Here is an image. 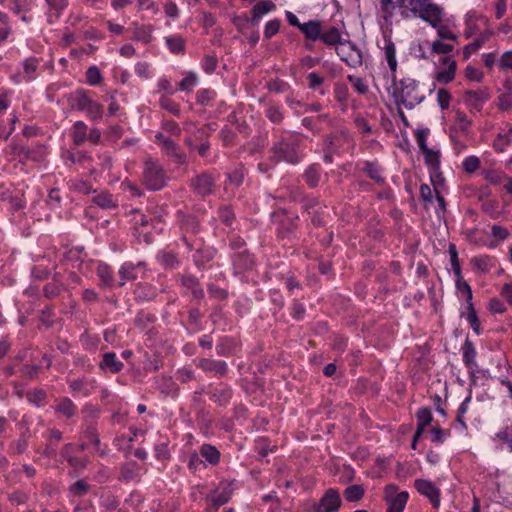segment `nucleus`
<instances>
[{
  "mask_svg": "<svg viewBox=\"0 0 512 512\" xmlns=\"http://www.w3.org/2000/svg\"><path fill=\"white\" fill-rule=\"evenodd\" d=\"M448 252H449V255H450V261H451V265H452V270H453L456 278H460V276H462V274H461V267H460V262H459V259H458V252H457L455 244L451 243L449 245Z\"/></svg>",
  "mask_w": 512,
  "mask_h": 512,
  "instance_id": "obj_43",
  "label": "nucleus"
},
{
  "mask_svg": "<svg viewBox=\"0 0 512 512\" xmlns=\"http://www.w3.org/2000/svg\"><path fill=\"white\" fill-rule=\"evenodd\" d=\"M207 291L210 298L216 301H224L228 298V291L213 283L207 285Z\"/></svg>",
  "mask_w": 512,
  "mask_h": 512,
  "instance_id": "obj_41",
  "label": "nucleus"
},
{
  "mask_svg": "<svg viewBox=\"0 0 512 512\" xmlns=\"http://www.w3.org/2000/svg\"><path fill=\"white\" fill-rule=\"evenodd\" d=\"M159 105L161 106V108L170 112L174 116H180L179 105L175 103L172 99H170L168 96H162L159 100Z\"/></svg>",
  "mask_w": 512,
  "mask_h": 512,
  "instance_id": "obj_45",
  "label": "nucleus"
},
{
  "mask_svg": "<svg viewBox=\"0 0 512 512\" xmlns=\"http://www.w3.org/2000/svg\"><path fill=\"white\" fill-rule=\"evenodd\" d=\"M385 58L387 60L388 66L392 72H395L397 69V60H396V49L395 45L391 40H387L385 43Z\"/></svg>",
  "mask_w": 512,
  "mask_h": 512,
  "instance_id": "obj_35",
  "label": "nucleus"
},
{
  "mask_svg": "<svg viewBox=\"0 0 512 512\" xmlns=\"http://www.w3.org/2000/svg\"><path fill=\"white\" fill-rule=\"evenodd\" d=\"M480 167V160L475 156H469L463 161V168L468 173L475 172Z\"/></svg>",
  "mask_w": 512,
  "mask_h": 512,
  "instance_id": "obj_57",
  "label": "nucleus"
},
{
  "mask_svg": "<svg viewBox=\"0 0 512 512\" xmlns=\"http://www.w3.org/2000/svg\"><path fill=\"white\" fill-rule=\"evenodd\" d=\"M202 68L208 74L213 73L217 68V58L211 55H205L202 60Z\"/></svg>",
  "mask_w": 512,
  "mask_h": 512,
  "instance_id": "obj_56",
  "label": "nucleus"
},
{
  "mask_svg": "<svg viewBox=\"0 0 512 512\" xmlns=\"http://www.w3.org/2000/svg\"><path fill=\"white\" fill-rule=\"evenodd\" d=\"M65 289L63 282H49L43 288V294L47 299H53Z\"/></svg>",
  "mask_w": 512,
  "mask_h": 512,
  "instance_id": "obj_37",
  "label": "nucleus"
},
{
  "mask_svg": "<svg viewBox=\"0 0 512 512\" xmlns=\"http://www.w3.org/2000/svg\"><path fill=\"white\" fill-rule=\"evenodd\" d=\"M88 127L83 121H76L72 127V139L75 145H81L87 140Z\"/></svg>",
  "mask_w": 512,
  "mask_h": 512,
  "instance_id": "obj_27",
  "label": "nucleus"
},
{
  "mask_svg": "<svg viewBox=\"0 0 512 512\" xmlns=\"http://www.w3.org/2000/svg\"><path fill=\"white\" fill-rule=\"evenodd\" d=\"M394 96L397 104H401L407 109H413L424 100V95L420 93L417 82L411 78L400 81Z\"/></svg>",
  "mask_w": 512,
  "mask_h": 512,
  "instance_id": "obj_2",
  "label": "nucleus"
},
{
  "mask_svg": "<svg viewBox=\"0 0 512 512\" xmlns=\"http://www.w3.org/2000/svg\"><path fill=\"white\" fill-rule=\"evenodd\" d=\"M166 45L171 53L183 54L185 51V41L181 36H169L165 38Z\"/></svg>",
  "mask_w": 512,
  "mask_h": 512,
  "instance_id": "obj_32",
  "label": "nucleus"
},
{
  "mask_svg": "<svg viewBox=\"0 0 512 512\" xmlns=\"http://www.w3.org/2000/svg\"><path fill=\"white\" fill-rule=\"evenodd\" d=\"M245 172L242 167H239L228 174V185L233 187L240 186L244 181Z\"/></svg>",
  "mask_w": 512,
  "mask_h": 512,
  "instance_id": "obj_47",
  "label": "nucleus"
},
{
  "mask_svg": "<svg viewBox=\"0 0 512 512\" xmlns=\"http://www.w3.org/2000/svg\"><path fill=\"white\" fill-rule=\"evenodd\" d=\"M90 97L84 89H77L68 95V103L73 110L84 111Z\"/></svg>",
  "mask_w": 512,
  "mask_h": 512,
  "instance_id": "obj_19",
  "label": "nucleus"
},
{
  "mask_svg": "<svg viewBox=\"0 0 512 512\" xmlns=\"http://www.w3.org/2000/svg\"><path fill=\"white\" fill-rule=\"evenodd\" d=\"M364 494V490L360 485H352L345 489L344 496L350 502L358 501Z\"/></svg>",
  "mask_w": 512,
  "mask_h": 512,
  "instance_id": "obj_46",
  "label": "nucleus"
},
{
  "mask_svg": "<svg viewBox=\"0 0 512 512\" xmlns=\"http://www.w3.org/2000/svg\"><path fill=\"white\" fill-rule=\"evenodd\" d=\"M256 22V3L251 8V16L248 17L247 15H240L235 16L233 18V23L236 26L237 30L247 35L249 43L255 44L256 43V37L253 31L254 25Z\"/></svg>",
  "mask_w": 512,
  "mask_h": 512,
  "instance_id": "obj_7",
  "label": "nucleus"
},
{
  "mask_svg": "<svg viewBox=\"0 0 512 512\" xmlns=\"http://www.w3.org/2000/svg\"><path fill=\"white\" fill-rule=\"evenodd\" d=\"M49 10L57 19L61 16L62 12L68 7L69 0H45Z\"/></svg>",
  "mask_w": 512,
  "mask_h": 512,
  "instance_id": "obj_40",
  "label": "nucleus"
},
{
  "mask_svg": "<svg viewBox=\"0 0 512 512\" xmlns=\"http://www.w3.org/2000/svg\"><path fill=\"white\" fill-rule=\"evenodd\" d=\"M68 184H69L70 190L80 193V194H83V195H89L91 193L97 192L96 189H93L90 182L83 180V179H79V178L71 179V180H69Z\"/></svg>",
  "mask_w": 512,
  "mask_h": 512,
  "instance_id": "obj_24",
  "label": "nucleus"
},
{
  "mask_svg": "<svg viewBox=\"0 0 512 512\" xmlns=\"http://www.w3.org/2000/svg\"><path fill=\"white\" fill-rule=\"evenodd\" d=\"M425 162L427 165H429L431 168L436 169L439 166V154L438 152H435L431 149H427L426 151H423Z\"/></svg>",
  "mask_w": 512,
  "mask_h": 512,
  "instance_id": "obj_54",
  "label": "nucleus"
},
{
  "mask_svg": "<svg viewBox=\"0 0 512 512\" xmlns=\"http://www.w3.org/2000/svg\"><path fill=\"white\" fill-rule=\"evenodd\" d=\"M99 367L101 369H108L111 373L116 374L123 369L124 364L117 359L114 352H107L103 354Z\"/></svg>",
  "mask_w": 512,
  "mask_h": 512,
  "instance_id": "obj_21",
  "label": "nucleus"
},
{
  "mask_svg": "<svg viewBox=\"0 0 512 512\" xmlns=\"http://www.w3.org/2000/svg\"><path fill=\"white\" fill-rule=\"evenodd\" d=\"M442 65L446 66L443 70L436 72L435 80L441 84H447L453 81L456 74V61L450 57H444L441 61Z\"/></svg>",
  "mask_w": 512,
  "mask_h": 512,
  "instance_id": "obj_15",
  "label": "nucleus"
},
{
  "mask_svg": "<svg viewBox=\"0 0 512 512\" xmlns=\"http://www.w3.org/2000/svg\"><path fill=\"white\" fill-rule=\"evenodd\" d=\"M50 274V270L41 265L34 266L31 271V276L35 280H45L50 276Z\"/></svg>",
  "mask_w": 512,
  "mask_h": 512,
  "instance_id": "obj_58",
  "label": "nucleus"
},
{
  "mask_svg": "<svg viewBox=\"0 0 512 512\" xmlns=\"http://www.w3.org/2000/svg\"><path fill=\"white\" fill-rule=\"evenodd\" d=\"M487 96L484 91L469 90L464 94V101L468 106L479 109L480 105L487 100Z\"/></svg>",
  "mask_w": 512,
  "mask_h": 512,
  "instance_id": "obj_22",
  "label": "nucleus"
},
{
  "mask_svg": "<svg viewBox=\"0 0 512 512\" xmlns=\"http://www.w3.org/2000/svg\"><path fill=\"white\" fill-rule=\"evenodd\" d=\"M385 498L388 504L386 512H402L407 500L408 493L405 491L397 493L395 486H387L385 489Z\"/></svg>",
  "mask_w": 512,
  "mask_h": 512,
  "instance_id": "obj_9",
  "label": "nucleus"
},
{
  "mask_svg": "<svg viewBox=\"0 0 512 512\" xmlns=\"http://www.w3.org/2000/svg\"><path fill=\"white\" fill-rule=\"evenodd\" d=\"M321 29V24L318 21H309L300 27L306 38L310 40L320 39Z\"/></svg>",
  "mask_w": 512,
  "mask_h": 512,
  "instance_id": "obj_28",
  "label": "nucleus"
},
{
  "mask_svg": "<svg viewBox=\"0 0 512 512\" xmlns=\"http://www.w3.org/2000/svg\"><path fill=\"white\" fill-rule=\"evenodd\" d=\"M164 13L166 14L167 17L171 19H176L180 15V10L175 2L167 1L164 4Z\"/></svg>",
  "mask_w": 512,
  "mask_h": 512,
  "instance_id": "obj_61",
  "label": "nucleus"
},
{
  "mask_svg": "<svg viewBox=\"0 0 512 512\" xmlns=\"http://www.w3.org/2000/svg\"><path fill=\"white\" fill-rule=\"evenodd\" d=\"M180 283L184 288L191 292L194 299L202 300L204 298V290L196 276L190 273H185L180 276Z\"/></svg>",
  "mask_w": 512,
  "mask_h": 512,
  "instance_id": "obj_13",
  "label": "nucleus"
},
{
  "mask_svg": "<svg viewBox=\"0 0 512 512\" xmlns=\"http://www.w3.org/2000/svg\"><path fill=\"white\" fill-rule=\"evenodd\" d=\"M236 489L237 483L234 480H223L208 495L207 499L211 506L217 510L231 499V496Z\"/></svg>",
  "mask_w": 512,
  "mask_h": 512,
  "instance_id": "obj_6",
  "label": "nucleus"
},
{
  "mask_svg": "<svg viewBox=\"0 0 512 512\" xmlns=\"http://www.w3.org/2000/svg\"><path fill=\"white\" fill-rule=\"evenodd\" d=\"M166 156L171 158L176 164L183 165L187 163V155L179 145L173 140L169 139L163 142V146L161 147Z\"/></svg>",
  "mask_w": 512,
  "mask_h": 512,
  "instance_id": "obj_12",
  "label": "nucleus"
},
{
  "mask_svg": "<svg viewBox=\"0 0 512 512\" xmlns=\"http://www.w3.org/2000/svg\"><path fill=\"white\" fill-rule=\"evenodd\" d=\"M450 100H451V95L446 89L440 88L437 91V101H438L439 106L442 109H447L449 107Z\"/></svg>",
  "mask_w": 512,
  "mask_h": 512,
  "instance_id": "obj_59",
  "label": "nucleus"
},
{
  "mask_svg": "<svg viewBox=\"0 0 512 512\" xmlns=\"http://www.w3.org/2000/svg\"><path fill=\"white\" fill-rule=\"evenodd\" d=\"M498 66L501 69H510L512 70V51H507L503 53L498 60Z\"/></svg>",
  "mask_w": 512,
  "mask_h": 512,
  "instance_id": "obj_64",
  "label": "nucleus"
},
{
  "mask_svg": "<svg viewBox=\"0 0 512 512\" xmlns=\"http://www.w3.org/2000/svg\"><path fill=\"white\" fill-rule=\"evenodd\" d=\"M197 366L205 372H214L216 375L224 376L228 371L225 361L202 358Z\"/></svg>",
  "mask_w": 512,
  "mask_h": 512,
  "instance_id": "obj_17",
  "label": "nucleus"
},
{
  "mask_svg": "<svg viewBox=\"0 0 512 512\" xmlns=\"http://www.w3.org/2000/svg\"><path fill=\"white\" fill-rule=\"evenodd\" d=\"M254 126L255 122L252 115H250L248 120L245 116L237 119V130L244 136L249 135L253 131Z\"/></svg>",
  "mask_w": 512,
  "mask_h": 512,
  "instance_id": "obj_42",
  "label": "nucleus"
},
{
  "mask_svg": "<svg viewBox=\"0 0 512 512\" xmlns=\"http://www.w3.org/2000/svg\"><path fill=\"white\" fill-rule=\"evenodd\" d=\"M39 371H40L39 365L26 364V365H23L20 369L21 374L28 379H33V378L37 377Z\"/></svg>",
  "mask_w": 512,
  "mask_h": 512,
  "instance_id": "obj_63",
  "label": "nucleus"
},
{
  "mask_svg": "<svg viewBox=\"0 0 512 512\" xmlns=\"http://www.w3.org/2000/svg\"><path fill=\"white\" fill-rule=\"evenodd\" d=\"M275 156L279 160H284L289 163H297L299 156L293 143L287 140H281L273 148Z\"/></svg>",
  "mask_w": 512,
  "mask_h": 512,
  "instance_id": "obj_10",
  "label": "nucleus"
},
{
  "mask_svg": "<svg viewBox=\"0 0 512 512\" xmlns=\"http://www.w3.org/2000/svg\"><path fill=\"white\" fill-rule=\"evenodd\" d=\"M167 180L166 172L158 160L149 158L144 162L143 182L149 190H161Z\"/></svg>",
  "mask_w": 512,
  "mask_h": 512,
  "instance_id": "obj_3",
  "label": "nucleus"
},
{
  "mask_svg": "<svg viewBox=\"0 0 512 512\" xmlns=\"http://www.w3.org/2000/svg\"><path fill=\"white\" fill-rule=\"evenodd\" d=\"M279 28H280V21L279 20L274 19V20L269 21L265 25L264 37L265 38H271L272 36H274L275 34L278 33Z\"/></svg>",
  "mask_w": 512,
  "mask_h": 512,
  "instance_id": "obj_62",
  "label": "nucleus"
},
{
  "mask_svg": "<svg viewBox=\"0 0 512 512\" xmlns=\"http://www.w3.org/2000/svg\"><path fill=\"white\" fill-rule=\"evenodd\" d=\"M320 40L329 46L342 44L341 33L336 27H329L326 30L321 29Z\"/></svg>",
  "mask_w": 512,
  "mask_h": 512,
  "instance_id": "obj_23",
  "label": "nucleus"
},
{
  "mask_svg": "<svg viewBox=\"0 0 512 512\" xmlns=\"http://www.w3.org/2000/svg\"><path fill=\"white\" fill-rule=\"evenodd\" d=\"M197 76L193 72H189L179 83V89L182 91H190L197 84Z\"/></svg>",
  "mask_w": 512,
  "mask_h": 512,
  "instance_id": "obj_50",
  "label": "nucleus"
},
{
  "mask_svg": "<svg viewBox=\"0 0 512 512\" xmlns=\"http://www.w3.org/2000/svg\"><path fill=\"white\" fill-rule=\"evenodd\" d=\"M215 96V93L210 89H201L197 92L196 101L200 105H207Z\"/></svg>",
  "mask_w": 512,
  "mask_h": 512,
  "instance_id": "obj_53",
  "label": "nucleus"
},
{
  "mask_svg": "<svg viewBox=\"0 0 512 512\" xmlns=\"http://www.w3.org/2000/svg\"><path fill=\"white\" fill-rule=\"evenodd\" d=\"M92 203L102 209H116L118 207V200L113 194L106 190L97 191L93 193Z\"/></svg>",
  "mask_w": 512,
  "mask_h": 512,
  "instance_id": "obj_16",
  "label": "nucleus"
},
{
  "mask_svg": "<svg viewBox=\"0 0 512 512\" xmlns=\"http://www.w3.org/2000/svg\"><path fill=\"white\" fill-rule=\"evenodd\" d=\"M254 265L253 256L247 250L235 253L233 256V266L237 273L249 270Z\"/></svg>",
  "mask_w": 512,
  "mask_h": 512,
  "instance_id": "obj_20",
  "label": "nucleus"
},
{
  "mask_svg": "<svg viewBox=\"0 0 512 512\" xmlns=\"http://www.w3.org/2000/svg\"><path fill=\"white\" fill-rule=\"evenodd\" d=\"M177 223L182 232L181 240L185 244L188 251H192L200 241L197 238L189 237L188 235L196 236L200 232V222L196 216L186 214L182 211L176 213Z\"/></svg>",
  "mask_w": 512,
  "mask_h": 512,
  "instance_id": "obj_4",
  "label": "nucleus"
},
{
  "mask_svg": "<svg viewBox=\"0 0 512 512\" xmlns=\"http://www.w3.org/2000/svg\"><path fill=\"white\" fill-rule=\"evenodd\" d=\"M132 39L143 44H149L153 40L154 28L151 24H139L132 22Z\"/></svg>",
  "mask_w": 512,
  "mask_h": 512,
  "instance_id": "obj_14",
  "label": "nucleus"
},
{
  "mask_svg": "<svg viewBox=\"0 0 512 512\" xmlns=\"http://www.w3.org/2000/svg\"><path fill=\"white\" fill-rule=\"evenodd\" d=\"M200 455L211 465H216L220 461L219 450L211 444H203L200 447Z\"/></svg>",
  "mask_w": 512,
  "mask_h": 512,
  "instance_id": "obj_26",
  "label": "nucleus"
},
{
  "mask_svg": "<svg viewBox=\"0 0 512 512\" xmlns=\"http://www.w3.org/2000/svg\"><path fill=\"white\" fill-rule=\"evenodd\" d=\"M140 263L138 264V266ZM137 265L132 262H125L119 269V275L121 277V281L119 282V286H124L127 280H134L137 278L135 273Z\"/></svg>",
  "mask_w": 512,
  "mask_h": 512,
  "instance_id": "obj_30",
  "label": "nucleus"
},
{
  "mask_svg": "<svg viewBox=\"0 0 512 512\" xmlns=\"http://www.w3.org/2000/svg\"><path fill=\"white\" fill-rule=\"evenodd\" d=\"M102 285L111 286L113 283V274L111 268L107 264H99L96 270Z\"/></svg>",
  "mask_w": 512,
  "mask_h": 512,
  "instance_id": "obj_38",
  "label": "nucleus"
},
{
  "mask_svg": "<svg viewBox=\"0 0 512 512\" xmlns=\"http://www.w3.org/2000/svg\"><path fill=\"white\" fill-rule=\"evenodd\" d=\"M69 387L71 388V390L74 393H80V394L87 396L91 393L93 385H92V381H90L86 377H83V378L71 380L69 382Z\"/></svg>",
  "mask_w": 512,
  "mask_h": 512,
  "instance_id": "obj_25",
  "label": "nucleus"
},
{
  "mask_svg": "<svg viewBox=\"0 0 512 512\" xmlns=\"http://www.w3.org/2000/svg\"><path fill=\"white\" fill-rule=\"evenodd\" d=\"M456 287L465 295L467 304L469 305V303H472V290L462 276H460V278H456Z\"/></svg>",
  "mask_w": 512,
  "mask_h": 512,
  "instance_id": "obj_51",
  "label": "nucleus"
},
{
  "mask_svg": "<svg viewBox=\"0 0 512 512\" xmlns=\"http://www.w3.org/2000/svg\"><path fill=\"white\" fill-rule=\"evenodd\" d=\"M161 263L165 268L173 269L178 266L179 261L174 253H163L161 256Z\"/></svg>",
  "mask_w": 512,
  "mask_h": 512,
  "instance_id": "obj_55",
  "label": "nucleus"
},
{
  "mask_svg": "<svg viewBox=\"0 0 512 512\" xmlns=\"http://www.w3.org/2000/svg\"><path fill=\"white\" fill-rule=\"evenodd\" d=\"M55 410L64 416H73L75 413V405L69 398H62L58 401Z\"/></svg>",
  "mask_w": 512,
  "mask_h": 512,
  "instance_id": "obj_39",
  "label": "nucleus"
},
{
  "mask_svg": "<svg viewBox=\"0 0 512 512\" xmlns=\"http://www.w3.org/2000/svg\"><path fill=\"white\" fill-rule=\"evenodd\" d=\"M46 392L43 389H34L27 393V399L30 403L40 406L46 399Z\"/></svg>",
  "mask_w": 512,
  "mask_h": 512,
  "instance_id": "obj_49",
  "label": "nucleus"
},
{
  "mask_svg": "<svg viewBox=\"0 0 512 512\" xmlns=\"http://www.w3.org/2000/svg\"><path fill=\"white\" fill-rule=\"evenodd\" d=\"M46 158V147L44 145H36L34 147H28L26 151L25 163L27 160L34 162H42Z\"/></svg>",
  "mask_w": 512,
  "mask_h": 512,
  "instance_id": "obj_33",
  "label": "nucleus"
},
{
  "mask_svg": "<svg viewBox=\"0 0 512 512\" xmlns=\"http://www.w3.org/2000/svg\"><path fill=\"white\" fill-rule=\"evenodd\" d=\"M340 494L335 489H328L315 506L313 512H336L341 506Z\"/></svg>",
  "mask_w": 512,
  "mask_h": 512,
  "instance_id": "obj_8",
  "label": "nucleus"
},
{
  "mask_svg": "<svg viewBox=\"0 0 512 512\" xmlns=\"http://www.w3.org/2000/svg\"><path fill=\"white\" fill-rule=\"evenodd\" d=\"M402 10L404 17H409L411 13L419 17L432 27L437 28L442 21L443 10L431 0H396Z\"/></svg>",
  "mask_w": 512,
  "mask_h": 512,
  "instance_id": "obj_1",
  "label": "nucleus"
},
{
  "mask_svg": "<svg viewBox=\"0 0 512 512\" xmlns=\"http://www.w3.org/2000/svg\"><path fill=\"white\" fill-rule=\"evenodd\" d=\"M219 219L227 226L231 225L234 220V212L229 206L220 207L218 210Z\"/></svg>",
  "mask_w": 512,
  "mask_h": 512,
  "instance_id": "obj_52",
  "label": "nucleus"
},
{
  "mask_svg": "<svg viewBox=\"0 0 512 512\" xmlns=\"http://www.w3.org/2000/svg\"><path fill=\"white\" fill-rule=\"evenodd\" d=\"M86 79L87 82L92 86L100 84L102 81V75L99 68L96 66L89 67L86 71Z\"/></svg>",
  "mask_w": 512,
  "mask_h": 512,
  "instance_id": "obj_48",
  "label": "nucleus"
},
{
  "mask_svg": "<svg viewBox=\"0 0 512 512\" xmlns=\"http://www.w3.org/2000/svg\"><path fill=\"white\" fill-rule=\"evenodd\" d=\"M39 59L36 57H29L23 61V70L26 74V80L31 81L35 78V72L39 66Z\"/></svg>",
  "mask_w": 512,
  "mask_h": 512,
  "instance_id": "obj_36",
  "label": "nucleus"
},
{
  "mask_svg": "<svg viewBox=\"0 0 512 512\" xmlns=\"http://www.w3.org/2000/svg\"><path fill=\"white\" fill-rule=\"evenodd\" d=\"M189 187L195 195L204 198L215 192L216 178L212 173L203 171L191 178Z\"/></svg>",
  "mask_w": 512,
  "mask_h": 512,
  "instance_id": "obj_5",
  "label": "nucleus"
},
{
  "mask_svg": "<svg viewBox=\"0 0 512 512\" xmlns=\"http://www.w3.org/2000/svg\"><path fill=\"white\" fill-rule=\"evenodd\" d=\"M157 295V288L150 283H138L134 289V297L137 302L152 301Z\"/></svg>",
  "mask_w": 512,
  "mask_h": 512,
  "instance_id": "obj_18",
  "label": "nucleus"
},
{
  "mask_svg": "<svg viewBox=\"0 0 512 512\" xmlns=\"http://www.w3.org/2000/svg\"><path fill=\"white\" fill-rule=\"evenodd\" d=\"M154 453L157 460L168 461L171 457L169 439L161 438L154 446Z\"/></svg>",
  "mask_w": 512,
  "mask_h": 512,
  "instance_id": "obj_29",
  "label": "nucleus"
},
{
  "mask_svg": "<svg viewBox=\"0 0 512 512\" xmlns=\"http://www.w3.org/2000/svg\"><path fill=\"white\" fill-rule=\"evenodd\" d=\"M235 349V343L233 339L229 337L221 338L216 345V352L219 356L228 357L233 354Z\"/></svg>",
  "mask_w": 512,
  "mask_h": 512,
  "instance_id": "obj_31",
  "label": "nucleus"
},
{
  "mask_svg": "<svg viewBox=\"0 0 512 512\" xmlns=\"http://www.w3.org/2000/svg\"><path fill=\"white\" fill-rule=\"evenodd\" d=\"M84 112L89 119L97 121L103 116V106L90 98Z\"/></svg>",
  "mask_w": 512,
  "mask_h": 512,
  "instance_id": "obj_34",
  "label": "nucleus"
},
{
  "mask_svg": "<svg viewBox=\"0 0 512 512\" xmlns=\"http://www.w3.org/2000/svg\"><path fill=\"white\" fill-rule=\"evenodd\" d=\"M232 391L228 387L216 388L212 394V398L220 405H225L231 398Z\"/></svg>",
  "mask_w": 512,
  "mask_h": 512,
  "instance_id": "obj_44",
  "label": "nucleus"
},
{
  "mask_svg": "<svg viewBox=\"0 0 512 512\" xmlns=\"http://www.w3.org/2000/svg\"><path fill=\"white\" fill-rule=\"evenodd\" d=\"M415 488L419 493L426 496L435 508L439 506L440 491L432 482L418 479L415 481Z\"/></svg>",
  "mask_w": 512,
  "mask_h": 512,
  "instance_id": "obj_11",
  "label": "nucleus"
},
{
  "mask_svg": "<svg viewBox=\"0 0 512 512\" xmlns=\"http://www.w3.org/2000/svg\"><path fill=\"white\" fill-rule=\"evenodd\" d=\"M89 489V485L84 480H78L70 487V492L74 496H81Z\"/></svg>",
  "mask_w": 512,
  "mask_h": 512,
  "instance_id": "obj_60",
  "label": "nucleus"
}]
</instances>
